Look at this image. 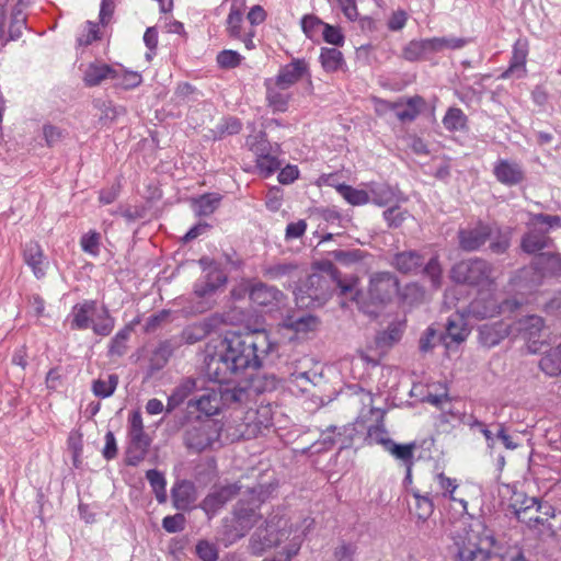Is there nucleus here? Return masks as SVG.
<instances>
[{
    "label": "nucleus",
    "mask_w": 561,
    "mask_h": 561,
    "mask_svg": "<svg viewBox=\"0 0 561 561\" xmlns=\"http://www.w3.org/2000/svg\"><path fill=\"white\" fill-rule=\"evenodd\" d=\"M146 478L156 495L159 503L167 501V480L164 474L156 469H150L146 472Z\"/></svg>",
    "instance_id": "79ce46f5"
},
{
    "label": "nucleus",
    "mask_w": 561,
    "mask_h": 561,
    "mask_svg": "<svg viewBox=\"0 0 561 561\" xmlns=\"http://www.w3.org/2000/svg\"><path fill=\"white\" fill-rule=\"evenodd\" d=\"M382 216L389 228H398L407 219L408 211L401 210L398 204H396L394 206L387 208Z\"/></svg>",
    "instance_id": "69168bd1"
},
{
    "label": "nucleus",
    "mask_w": 561,
    "mask_h": 561,
    "mask_svg": "<svg viewBox=\"0 0 561 561\" xmlns=\"http://www.w3.org/2000/svg\"><path fill=\"white\" fill-rule=\"evenodd\" d=\"M387 451L390 453L396 459L401 460L405 466L413 465V451L415 444H397L392 442H386Z\"/></svg>",
    "instance_id": "49530a36"
},
{
    "label": "nucleus",
    "mask_w": 561,
    "mask_h": 561,
    "mask_svg": "<svg viewBox=\"0 0 561 561\" xmlns=\"http://www.w3.org/2000/svg\"><path fill=\"white\" fill-rule=\"evenodd\" d=\"M467 116L458 107H449L443 117V125L449 131L462 130L467 125Z\"/></svg>",
    "instance_id": "a18cd8bd"
},
{
    "label": "nucleus",
    "mask_w": 561,
    "mask_h": 561,
    "mask_svg": "<svg viewBox=\"0 0 561 561\" xmlns=\"http://www.w3.org/2000/svg\"><path fill=\"white\" fill-rule=\"evenodd\" d=\"M185 517L183 514L168 515L162 519V527L170 534L179 533L184 529Z\"/></svg>",
    "instance_id": "774afa93"
},
{
    "label": "nucleus",
    "mask_w": 561,
    "mask_h": 561,
    "mask_svg": "<svg viewBox=\"0 0 561 561\" xmlns=\"http://www.w3.org/2000/svg\"><path fill=\"white\" fill-rule=\"evenodd\" d=\"M436 54L445 49L456 50L465 47L469 39L456 36L432 37Z\"/></svg>",
    "instance_id": "5fc2aeb1"
},
{
    "label": "nucleus",
    "mask_w": 561,
    "mask_h": 561,
    "mask_svg": "<svg viewBox=\"0 0 561 561\" xmlns=\"http://www.w3.org/2000/svg\"><path fill=\"white\" fill-rule=\"evenodd\" d=\"M222 385L204 389L196 399L188 402V407H195L210 416L217 414L222 408H237L250 400L251 392L248 388Z\"/></svg>",
    "instance_id": "20e7f679"
},
{
    "label": "nucleus",
    "mask_w": 561,
    "mask_h": 561,
    "mask_svg": "<svg viewBox=\"0 0 561 561\" xmlns=\"http://www.w3.org/2000/svg\"><path fill=\"white\" fill-rule=\"evenodd\" d=\"M173 506L178 511L190 510L196 501V490L192 482L182 480L176 482L171 490Z\"/></svg>",
    "instance_id": "393cba45"
},
{
    "label": "nucleus",
    "mask_w": 561,
    "mask_h": 561,
    "mask_svg": "<svg viewBox=\"0 0 561 561\" xmlns=\"http://www.w3.org/2000/svg\"><path fill=\"white\" fill-rule=\"evenodd\" d=\"M480 283H453L444 294V304L447 308L457 307L458 302L467 301V295L477 291ZM519 306L516 300L499 299L490 289H479L478 296L462 306V310L477 319L492 318L505 310H513Z\"/></svg>",
    "instance_id": "7ed1b4c3"
},
{
    "label": "nucleus",
    "mask_w": 561,
    "mask_h": 561,
    "mask_svg": "<svg viewBox=\"0 0 561 561\" xmlns=\"http://www.w3.org/2000/svg\"><path fill=\"white\" fill-rule=\"evenodd\" d=\"M357 284L358 283H336L341 295L355 293L353 299L358 305L359 309L368 314H377L376 310L369 308L366 295L356 288Z\"/></svg>",
    "instance_id": "8fccbe9b"
},
{
    "label": "nucleus",
    "mask_w": 561,
    "mask_h": 561,
    "mask_svg": "<svg viewBox=\"0 0 561 561\" xmlns=\"http://www.w3.org/2000/svg\"><path fill=\"white\" fill-rule=\"evenodd\" d=\"M319 60L325 72H335L345 65L344 56L337 48L322 47Z\"/></svg>",
    "instance_id": "58836bf2"
},
{
    "label": "nucleus",
    "mask_w": 561,
    "mask_h": 561,
    "mask_svg": "<svg viewBox=\"0 0 561 561\" xmlns=\"http://www.w3.org/2000/svg\"><path fill=\"white\" fill-rule=\"evenodd\" d=\"M101 234L96 231H89L84 233L80 239V245L83 252L98 256L100 253Z\"/></svg>",
    "instance_id": "052dcab7"
},
{
    "label": "nucleus",
    "mask_w": 561,
    "mask_h": 561,
    "mask_svg": "<svg viewBox=\"0 0 561 561\" xmlns=\"http://www.w3.org/2000/svg\"><path fill=\"white\" fill-rule=\"evenodd\" d=\"M262 491L251 489L247 497L238 501L233 510L232 525L226 530L230 543L241 539L261 519Z\"/></svg>",
    "instance_id": "423d86ee"
},
{
    "label": "nucleus",
    "mask_w": 561,
    "mask_h": 561,
    "mask_svg": "<svg viewBox=\"0 0 561 561\" xmlns=\"http://www.w3.org/2000/svg\"><path fill=\"white\" fill-rule=\"evenodd\" d=\"M451 280H492L491 267L482 259L461 261L453 267Z\"/></svg>",
    "instance_id": "ddd939ff"
},
{
    "label": "nucleus",
    "mask_w": 561,
    "mask_h": 561,
    "mask_svg": "<svg viewBox=\"0 0 561 561\" xmlns=\"http://www.w3.org/2000/svg\"><path fill=\"white\" fill-rule=\"evenodd\" d=\"M96 302L93 300H87L83 304L76 305L72 308L71 316V329L73 330H85L91 323V317L95 314Z\"/></svg>",
    "instance_id": "2f4dec72"
},
{
    "label": "nucleus",
    "mask_w": 561,
    "mask_h": 561,
    "mask_svg": "<svg viewBox=\"0 0 561 561\" xmlns=\"http://www.w3.org/2000/svg\"><path fill=\"white\" fill-rule=\"evenodd\" d=\"M306 76L309 78L311 76L308 62L305 59L296 58L282 66L277 76L270 79L275 81L276 84L289 89Z\"/></svg>",
    "instance_id": "6ab92c4d"
},
{
    "label": "nucleus",
    "mask_w": 561,
    "mask_h": 561,
    "mask_svg": "<svg viewBox=\"0 0 561 561\" xmlns=\"http://www.w3.org/2000/svg\"><path fill=\"white\" fill-rule=\"evenodd\" d=\"M545 327L543 319L536 314L526 316L520 318L515 323V330L520 334V336L526 341H533L536 343L537 339L540 336V332Z\"/></svg>",
    "instance_id": "c756f323"
},
{
    "label": "nucleus",
    "mask_w": 561,
    "mask_h": 561,
    "mask_svg": "<svg viewBox=\"0 0 561 561\" xmlns=\"http://www.w3.org/2000/svg\"><path fill=\"white\" fill-rule=\"evenodd\" d=\"M531 266L541 276L561 277V254L557 252H542L535 255Z\"/></svg>",
    "instance_id": "4be33fe9"
},
{
    "label": "nucleus",
    "mask_w": 561,
    "mask_h": 561,
    "mask_svg": "<svg viewBox=\"0 0 561 561\" xmlns=\"http://www.w3.org/2000/svg\"><path fill=\"white\" fill-rule=\"evenodd\" d=\"M530 219L534 225L541 227L549 234L550 230L561 228V216L547 215V214H531Z\"/></svg>",
    "instance_id": "bf43d9fd"
},
{
    "label": "nucleus",
    "mask_w": 561,
    "mask_h": 561,
    "mask_svg": "<svg viewBox=\"0 0 561 561\" xmlns=\"http://www.w3.org/2000/svg\"><path fill=\"white\" fill-rule=\"evenodd\" d=\"M337 193L351 205L363 206L366 205L370 198L369 193L364 190L355 188L351 185L337 187Z\"/></svg>",
    "instance_id": "09e8293b"
},
{
    "label": "nucleus",
    "mask_w": 561,
    "mask_h": 561,
    "mask_svg": "<svg viewBox=\"0 0 561 561\" xmlns=\"http://www.w3.org/2000/svg\"><path fill=\"white\" fill-rule=\"evenodd\" d=\"M279 151L280 146L278 144H275L274 151L263 153L262 156L255 159L256 168L260 174H262L264 178H268L280 168L282 162L278 159Z\"/></svg>",
    "instance_id": "4c0bfd02"
},
{
    "label": "nucleus",
    "mask_w": 561,
    "mask_h": 561,
    "mask_svg": "<svg viewBox=\"0 0 561 561\" xmlns=\"http://www.w3.org/2000/svg\"><path fill=\"white\" fill-rule=\"evenodd\" d=\"M213 325L209 321L205 320L203 322H197L187 325L181 334V339L186 344H195L202 340H204L210 332Z\"/></svg>",
    "instance_id": "ea45409f"
},
{
    "label": "nucleus",
    "mask_w": 561,
    "mask_h": 561,
    "mask_svg": "<svg viewBox=\"0 0 561 561\" xmlns=\"http://www.w3.org/2000/svg\"><path fill=\"white\" fill-rule=\"evenodd\" d=\"M117 385L118 377L117 375L112 374L108 375L106 379L99 378L94 380L92 383V391L95 397L105 399L111 397L115 392Z\"/></svg>",
    "instance_id": "de8ad7c7"
},
{
    "label": "nucleus",
    "mask_w": 561,
    "mask_h": 561,
    "mask_svg": "<svg viewBox=\"0 0 561 561\" xmlns=\"http://www.w3.org/2000/svg\"><path fill=\"white\" fill-rule=\"evenodd\" d=\"M222 196L219 193H205L192 199V208L197 217H208L220 206Z\"/></svg>",
    "instance_id": "473e14b6"
},
{
    "label": "nucleus",
    "mask_w": 561,
    "mask_h": 561,
    "mask_svg": "<svg viewBox=\"0 0 561 561\" xmlns=\"http://www.w3.org/2000/svg\"><path fill=\"white\" fill-rule=\"evenodd\" d=\"M114 324V319L108 314L106 309H103L102 312L96 316L92 329L95 334L107 336L113 331Z\"/></svg>",
    "instance_id": "4d7b16f0"
},
{
    "label": "nucleus",
    "mask_w": 561,
    "mask_h": 561,
    "mask_svg": "<svg viewBox=\"0 0 561 561\" xmlns=\"http://www.w3.org/2000/svg\"><path fill=\"white\" fill-rule=\"evenodd\" d=\"M322 283H297L294 288L296 304L299 308H319L329 299L328 291H320Z\"/></svg>",
    "instance_id": "2eb2a0df"
},
{
    "label": "nucleus",
    "mask_w": 561,
    "mask_h": 561,
    "mask_svg": "<svg viewBox=\"0 0 561 561\" xmlns=\"http://www.w3.org/2000/svg\"><path fill=\"white\" fill-rule=\"evenodd\" d=\"M126 462L137 466L148 453L151 438L145 432L140 411H133L128 417Z\"/></svg>",
    "instance_id": "1a4fd4ad"
},
{
    "label": "nucleus",
    "mask_w": 561,
    "mask_h": 561,
    "mask_svg": "<svg viewBox=\"0 0 561 561\" xmlns=\"http://www.w3.org/2000/svg\"><path fill=\"white\" fill-rule=\"evenodd\" d=\"M490 250L495 254H503L511 244L510 232H503L500 229H493V236L490 238Z\"/></svg>",
    "instance_id": "13d9d810"
},
{
    "label": "nucleus",
    "mask_w": 561,
    "mask_h": 561,
    "mask_svg": "<svg viewBox=\"0 0 561 561\" xmlns=\"http://www.w3.org/2000/svg\"><path fill=\"white\" fill-rule=\"evenodd\" d=\"M23 257L24 262L32 268L36 278H42L45 276L47 262L44 256L42 247L37 242L30 241L25 243L23 249Z\"/></svg>",
    "instance_id": "bb28decb"
},
{
    "label": "nucleus",
    "mask_w": 561,
    "mask_h": 561,
    "mask_svg": "<svg viewBox=\"0 0 561 561\" xmlns=\"http://www.w3.org/2000/svg\"><path fill=\"white\" fill-rule=\"evenodd\" d=\"M225 283H199L195 289L194 295L196 298L202 299L198 302L197 311L203 312L210 308V300L215 291L218 289L219 285H224Z\"/></svg>",
    "instance_id": "37998d69"
},
{
    "label": "nucleus",
    "mask_w": 561,
    "mask_h": 561,
    "mask_svg": "<svg viewBox=\"0 0 561 561\" xmlns=\"http://www.w3.org/2000/svg\"><path fill=\"white\" fill-rule=\"evenodd\" d=\"M249 149L255 154V159L263 153H267L270 151H274L275 144L272 145L265 131H259L254 135H250L245 141Z\"/></svg>",
    "instance_id": "c03bdc74"
},
{
    "label": "nucleus",
    "mask_w": 561,
    "mask_h": 561,
    "mask_svg": "<svg viewBox=\"0 0 561 561\" xmlns=\"http://www.w3.org/2000/svg\"><path fill=\"white\" fill-rule=\"evenodd\" d=\"M252 302L259 306H278L283 299V293L275 286L266 283H255L249 291Z\"/></svg>",
    "instance_id": "b1692460"
},
{
    "label": "nucleus",
    "mask_w": 561,
    "mask_h": 561,
    "mask_svg": "<svg viewBox=\"0 0 561 561\" xmlns=\"http://www.w3.org/2000/svg\"><path fill=\"white\" fill-rule=\"evenodd\" d=\"M433 481L436 484V490H434V495L438 503L442 500H448L451 503L458 505V507H455V510L459 515H463L467 513V510H468L467 501L465 499H460L455 495L456 490L458 489V484L455 479H450V478L446 477L443 472H439V473H436L433 476Z\"/></svg>",
    "instance_id": "f3484780"
},
{
    "label": "nucleus",
    "mask_w": 561,
    "mask_h": 561,
    "mask_svg": "<svg viewBox=\"0 0 561 561\" xmlns=\"http://www.w3.org/2000/svg\"><path fill=\"white\" fill-rule=\"evenodd\" d=\"M371 201L378 206H387L392 203L399 204L405 202L407 197L396 187L389 184H376L370 188Z\"/></svg>",
    "instance_id": "c85d7f7f"
},
{
    "label": "nucleus",
    "mask_w": 561,
    "mask_h": 561,
    "mask_svg": "<svg viewBox=\"0 0 561 561\" xmlns=\"http://www.w3.org/2000/svg\"><path fill=\"white\" fill-rule=\"evenodd\" d=\"M113 68L114 66L99 61L90 62L83 73L84 84L87 87H95L106 79L112 80Z\"/></svg>",
    "instance_id": "72a5a7b5"
},
{
    "label": "nucleus",
    "mask_w": 561,
    "mask_h": 561,
    "mask_svg": "<svg viewBox=\"0 0 561 561\" xmlns=\"http://www.w3.org/2000/svg\"><path fill=\"white\" fill-rule=\"evenodd\" d=\"M377 104L385 111L394 112L397 118L402 122H413L420 115L425 101L420 95H414L408 99H400L397 102L386 100H378Z\"/></svg>",
    "instance_id": "f8f14e48"
},
{
    "label": "nucleus",
    "mask_w": 561,
    "mask_h": 561,
    "mask_svg": "<svg viewBox=\"0 0 561 561\" xmlns=\"http://www.w3.org/2000/svg\"><path fill=\"white\" fill-rule=\"evenodd\" d=\"M493 175L497 182L505 186H516L524 182L525 170L519 162L499 159L493 165Z\"/></svg>",
    "instance_id": "a211bd4d"
},
{
    "label": "nucleus",
    "mask_w": 561,
    "mask_h": 561,
    "mask_svg": "<svg viewBox=\"0 0 561 561\" xmlns=\"http://www.w3.org/2000/svg\"><path fill=\"white\" fill-rule=\"evenodd\" d=\"M355 432V427L352 424L337 427L336 432L333 434L335 445H337L340 449L350 447L353 443Z\"/></svg>",
    "instance_id": "0e129e2a"
},
{
    "label": "nucleus",
    "mask_w": 561,
    "mask_h": 561,
    "mask_svg": "<svg viewBox=\"0 0 561 561\" xmlns=\"http://www.w3.org/2000/svg\"><path fill=\"white\" fill-rule=\"evenodd\" d=\"M318 323V319L311 314H305L298 318L291 317L286 320V327L296 332L312 331L317 328Z\"/></svg>",
    "instance_id": "603ef678"
},
{
    "label": "nucleus",
    "mask_w": 561,
    "mask_h": 561,
    "mask_svg": "<svg viewBox=\"0 0 561 561\" xmlns=\"http://www.w3.org/2000/svg\"><path fill=\"white\" fill-rule=\"evenodd\" d=\"M112 81L115 87L130 90L141 84L142 77L137 71L126 70L121 65H116L113 68Z\"/></svg>",
    "instance_id": "c9c22d12"
},
{
    "label": "nucleus",
    "mask_w": 561,
    "mask_h": 561,
    "mask_svg": "<svg viewBox=\"0 0 561 561\" xmlns=\"http://www.w3.org/2000/svg\"><path fill=\"white\" fill-rule=\"evenodd\" d=\"M304 524L306 525L305 528L297 527L283 515H271L266 519L265 526L259 527L251 536L249 543L250 552L254 556H262L288 540L283 553L286 557L285 561L291 560V558L298 554L306 530L311 526L312 520L305 518Z\"/></svg>",
    "instance_id": "f03ea898"
},
{
    "label": "nucleus",
    "mask_w": 561,
    "mask_h": 561,
    "mask_svg": "<svg viewBox=\"0 0 561 561\" xmlns=\"http://www.w3.org/2000/svg\"><path fill=\"white\" fill-rule=\"evenodd\" d=\"M224 425L218 420L207 419L190 425L184 434L185 446L196 453L221 446L220 437Z\"/></svg>",
    "instance_id": "6e6552de"
},
{
    "label": "nucleus",
    "mask_w": 561,
    "mask_h": 561,
    "mask_svg": "<svg viewBox=\"0 0 561 561\" xmlns=\"http://www.w3.org/2000/svg\"><path fill=\"white\" fill-rule=\"evenodd\" d=\"M244 1H233L226 20V32L231 38H241Z\"/></svg>",
    "instance_id": "e433bc0d"
},
{
    "label": "nucleus",
    "mask_w": 561,
    "mask_h": 561,
    "mask_svg": "<svg viewBox=\"0 0 561 561\" xmlns=\"http://www.w3.org/2000/svg\"><path fill=\"white\" fill-rule=\"evenodd\" d=\"M242 56L232 49H224L217 55V64L222 69H232L238 67L242 61Z\"/></svg>",
    "instance_id": "e2e57ef3"
},
{
    "label": "nucleus",
    "mask_w": 561,
    "mask_h": 561,
    "mask_svg": "<svg viewBox=\"0 0 561 561\" xmlns=\"http://www.w3.org/2000/svg\"><path fill=\"white\" fill-rule=\"evenodd\" d=\"M43 137L46 142V146L54 147L64 139L65 130L53 124H44Z\"/></svg>",
    "instance_id": "338daca9"
},
{
    "label": "nucleus",
    "mask_w": 561,
    "mask_h": 561,
    "mask_svg": "<svg viewBox=\"0 0 561 561\" xmlns=\"http://www.w3.org/2000/svg\"><path fill=\"white\" fill-rule=\"evenodd\" d=\"M510 329L511 325L504 321L482 324L479 328V341L481 345L491 348L510 334Z\"/></svg>",
    "instance_id": "5701e85b"
},
{
    "label": "nucleus",
    "mask_w": 561,
    "mask_h": 561,
    "mask_svg": "<svg viewBox=\"0 0 561 561\" xmlns=\"http://www.w3.org/2000/svg\"><path fill=\"white\" fill-rule=\"evenodd\" d=\"M408 491H409V493L412 494V496L414 497V501H415V503H414L415 516L420 520H423V522L427 520L434 512V507H435L434 502L436 501L433 486H431L430 491H425V492H421L416 488H411Z\"/></svg>",
    "instance_id": "a878e982"
},
{
    "label": "nucleus",
    "mask_w": 561,
    "mask_h": 561,
    "mask_svg": "<svg viewBox=\"0 0 561 561\" xmlns=\"http://www.w3.org/2000/svg\"><path fill=\"white\" fill-rule=\"evenodd\" d=\"M264 85L266 88V100L270 107L274 112H286L290 100V93L287 92L288 88L276 84L270 78L265 79Z\"/></svg>",
    "instance_id": "cd10ccee"
},
{
    "label": "nucleus",
    "mask_w": 561,
    "mask_h": 561,
    "mask_svg": "<svg viewBox=\"0 0 561 561\" xmlns=\"http://www.w3.org/2000/svg\"><path fill=\"white\" fill-rule=\"evenodd\" d=\"M391 265L401 274H422L428 277L430 280H440L443 273L438 255H433L425 263L424 256L415 250L396 253L391 260Z\"/></svg>",
    "instance_id": "0eeeda50"
},
{
    "label": "nucleus",
    "mask_w": 561,
    "mask_h": 561,
    "mask_svg": "<svg viewBox=\"0 0 561 561\" xmlns=\"http://www.w3.org/2000/svg\"><path fill=\"white\" fill-rule=\"evenodd\" d=\"M456 308L457 313L450 317L447 321L446 334L447 337H449L453 342L459 344L467 339L470 331L466 323L463 314L460 313V311L465 312L462 310V307L457 306Z\"/></svg>",
    "instance_id": "f704fd0d"
},
{
    "label": "nucleus",
    "mask_w": 561,
    "mask_h": 561,
    "mask_svg": "<svg viewBox=\"0 0 561 561\" xmlns=\"http://www.w3.org/2000/svg\"><path fill=\"white\" fill-rule=\"evenodd\" d=\"M493 236V227L479 221L473 227L458 231L459 247L468 252L477 251Z\"/></svg>",
    "instance_id": "4468645a"
},
{
    "label": "nucleus",
    "mask_w": 561,
    "mask_h": 561,
    "mask_svg": "<svg viewBox=\"0 0 561 561\" xmlns=\"http://www.w3.org/2000/svg\"><path fill=\"white\" fill-rule=\"evenodd\" d=\"M9 0H0V42L7 44L10 41H16L22 36L23 30L26 28V15L23 10L31 0H18L12 9L9 23L4 14V9Z\"/></svg>",
    "instance_id": "9d476101"
},
{
    "label": "nucleus",
    "mask_w": 561,
    "mask_h": 561,
    "mask_svg": "<svg viewBox=\"0 0 561 561\" xmlns=\"http://www.w3.org/2000/svg\"><path fill=\"white\" fill-rule=\"evenodd\" d=\"M553 245V240L547 234V231L541 227L534 225V221L529 219L527 222V231L520 239V249L527 254L537 255L542 253L545 249H549Z\"/></svg>",
    "instance_id": "dca6fc26"
},
{
    "label": "nucleus",
    "mask_w": 561,
    "mask_h": 561,
    "mask_svg": "<svg viewBox=\"0 0 561 561\" xmlns=\"http://www.w3.org/2000/svg\"><path fill=\"white\" fill-rule=\"evenodd\" d=\"M241 486L238 483L224 485L208 494L202 502L201 507L208 516L215 515L227 502L232 500Z\"/></svg>",
    "instance_id": "aec40b11"
},
{
    "label": "nucleus",
    "mask_w": 561,
    "mask_h": 561,
    "mask_svg": "<svg viewBox=\"0 0 561 561\" xmlns=\"http://www.w3.org/2000/svg\"><path fill=\"white\" fill-rule=\"evenodd\" d=\"M318 323V319L311 314H305L298 318L291 317L286 320V327L296 332L312 331L317 328Z\"/></svg>",
    "instance_id": "864d4df0"
},
{
    "label": "nucleus",
    "mask_w": 561,
    "mask_h": 561,
    "mask_svg": "<svg viewBox=\"0 0 561 561\" xmlns=\"http://www.w3.org/2000/svg\"><path fill=\"white\" fill-rule=\"evenodd\" d=\"M131 329L127 325L119 330L114 337L111 340L108 346V355L111 356H123L127 348V341L130 336Z\"/></svg>",
    "instance_id": "3c124183"
},
{
    "label": "nucleus",
    "mask_w": 561,
    "mask_h": 561,
    "mask_svg": "<svg viewBox=\"0 0 561 561\" xmlns=\"http://www.w3.org/2000/svg\"><path fill=\"white\" fill-rule=\"evenodd\" d=\"M272 350L273 343L265 331L228 332L220 351L206 357V376L216 383H227L247 369L260 368Z\"/></svg>",
    "instance_id": "f257e3e1"
},
{
    "label": "nucleus",
    "mask_w": 561,
    "mask_h": 561,
    "mask_svg": "<svg viewBox=\"0 0 561 561\" xmlns=\"http://www.w3.org/2000/svg\"><path fill=\"white\" fill-rule=\"evenodd\" d=\"M539 366L548 376H561V344L545 354L539 362Z\"/></svg>",
    "instance_id": "a19ab883"
},
{
    "label": "nucleus",
    "mask_w": 561,
    "mask_h": 561,
    "mask_svg": "<svg viewBox=\"0 0 561 561\" xmlns=\"http://www.w3.org/2000/svg\"><path fill=\"white\" fill-rule=\"evenodd\" d=\"M528 55V45L526 41L518 39L513 46L512 58L507 70L502 75L503 78H508L515 72L519 71L517 76L520 78L526 72V59Z\"/></svg>",
    "instance_id": "7c9ffc66"
},
{
    "label": "nucleus",
    "mask_w": 561,
    "mask_h": 561,
    "mask_svg": "<svg viewBox=\"0 0 561 561\" xmlns=\"http://www.w3.org/2000/svg\"><path fill=\"white\" fill-rule=\"evenodd\" d=\"M401 283H394L397 291L402 296V299L410 305L416 304L423 299V291L420 289V283H405L402 288Z\"/></svg>",
    "instance_id": "6e6d98bb"
},
{
    "label": "nucleus",
    "mask_w": 561,
    "mask_h": 561,
    "mask_svg": "<svg viewBox=\"0 0 561 561\" xmlns=\"http://www.w3.org/2000/svg\"><path fill=\"white\" fill-rule=\"evenodd\" d=\"M357 546L353 542L341 540L333 549L334 561H354Z\"/></svg>",
    "instance_id": "680f3d73"
},
{
    "label": "nucleus",
    "mask_w": 561,
    "mask_h": 561,
    "mask_svg": "<svg viewBox=\"0 0 561 561\" xmlns=\"http://www.w3.org/2000/svg\"><path fill=\"white\" fill-rule=\"evenodd\" d=\"M456 546L458 561H503L497 553L482 548L473 533H467L463 538L456 541Z\"/></svg>",
    "instance_id": "9b49d317"
},
{
    "label": "nucleus",
    "mask_w": 561,
    "mask_h": 561,
    "mask_svg": "<svg viewBox=\"0 0 561 561\" xmlns=\"http://www.w3.org/2000/svg\"><path fill=\"white\" fill-rule=\"evenodd\" d=\"M436 54L433 38L412 39L402 48V58L410 62L428 60Z\"/></svg>",
    "instance_id": "412c9836"
},
{
    "label": "nucleus",
    "mask_w": 561,
    "mask_h": 561,
    "mask_svg": "<svg viewBox=\"0 0 561 561\" xmlns=\"http://www.w3.org/2000/svg\"><path fill=\"white\" fill-rule=\"evenodd\" d=\"M516 518L529 529L540 535H553L550 519L554 517L556 510L548 502H541L537 497L516 494L511 505Z\"/></svg>",
    "instance_id": "39448f33"
}]
</instances>
